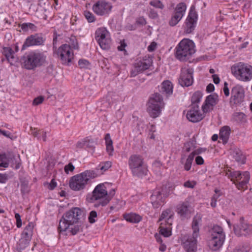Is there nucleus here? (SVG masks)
I'll use <instances>...</instances> for the list:
<instances>
[{"label": "nucleus", "mask_w": 252, "mask_h": 252, "mask_svg": "<svg viewBox=\"0 0 252 252\" xmlns=\"http://www.w3.org/2000/svg\"><path fill=\"white\" fill-rule=\"evenodd\" d=\"M84 217V211L80 208H71L65 212L60 219L58 231L63 232L68 230L72 235H76L80 229L79 220Z\"/></svg>", "instance_id": "f257e3e1"}, {"label": "nucleus", "mask_w": 252, "mask_h": 252, "mask_svg": "<svg viewBox=\"0 0 252 252\" xmlns=\"http://www.w3.org/2000/svg\"><path fill=\"white\" fill-rule=\"evenodd\" d=\"M97 170H87L80 174L72 176L69 183L70 188L74 191L85 189L90 179H94L99 175Z\"/></svg>", "instance_id": "f03ea898"}, {"label": "nucleus", "mask_w": 252, "mask_h": 252, "mask_svg": "<svg viewBox=\"0 0 252 252\" xmlns=\"http://www.w3.org/2000/svg\"><path fill=\"white\" fill-rule=\"evenodd\" d=\"M128 164L133 176L142 177L147 174V166L142 156L138 154L131 155L128 158Z\"/></svg>", "instance_id": "7ed1b4c3"}, {"label": "nucleus", "mask_w": 252, "mask_h": 252, "mask_svg": "<svg viewBox=\"0 0 252 252\" xmlns=\"http://www.w3.org/2000/svg\"><path fill=\"white\" fill-rule=\"evenodd\" d=\"M195 52L194 42L187 38L182 39L176 47V57L180 61H186Z\"/></svg>", "instance_id": "20e7f679"}, {"label": "nucleus", "mask_w": 252, "mask_h": 252, "mask_svg": "<svg viewBox=\"0 0 252 252\" xmlns=\"http://www.w3.org/2000/svg\"><path fill=\"white\" fill-rule=\"evenodd\" d=\"M233 75L238 80L247 82L252 79V66L239 62L234 64L231 68Z\"/></svg>", "instance_id": "39448f33"}, {"label": "nucleus", "mask_w": 252, "mask_h": 252, "mask_svg": "<svg viewBox=\"0 0 252 252\" xmlns=\"http://www.w3.org/2000/svg\"><path fill=\"white\" fill-rule=\"evenodd\" d=\"M209 232V246L212 250L216 251L223 245L225 239V233L223 228L218 225H214Z\"/></svg>", "instance_id": "423d86ee"}, {"label": "nucleus", "mask_w": 252, "mask_h": 252, "mask_svg": "<svg viewBox=\"0 0 252 252\" xmlns=\"http://www.w3.org/2000/svg\"><path fill=\"white\" fill-rule=\"evenodd\" d=\"M164 106L162 95L156 93L151 95L148 103L147 112L151 117L156 118L161 113Z\"/></svg>", "instance_id": "0eeeda50"}, {"label": "nucleus", "mask_w": 252, "mask_h": 252, "mask_svg": "<svg viewBox=\"0 0 252 252\" xmlns=\"http://www.w3.org/2000/svg\"><path fill=\"white\" fill-rule=\"evenodd\" d=\"M108 192L106 190V188L104 184H99L97 185L92 192L90 200L93 202L95 201L99 200L98 204H95V207L99 205L102 206H105L109 202V199L107 198Z\"/></svg>", "instance_id": "6e6552de"}, {"label": "nucleus", "mask_w": 252, "mask_h": 252, "mask_svg": "<svg viewBox=\"0 0 252 252\" xmlns=\"http://www.w3.org/2000/svg\"><path fill=\"white\" fill-rule=\"evenodd\" d=\"M95 39L102 49L108 50L110 48L111 39L110 33L106 28L100 27L96 29Z\"/></svg>", "instance_id": "1a4fd4ad"}, {"label": "nucleus", "mask_w": 252, "mask_h": 252, "mask_svg": "<svg viewBox=\"0 0 252 252\" xmlns=\"http://www.w3.org/2000/svg\"><path fill=\"white\" fill-rule=\"evenodd\" d=\"M57 54L60 58L62 63L70 65L74 59V53L69 45L63 44L58 49Z\"/></svg>", "instance_id": "9d476101"}, {"label": "nucleus", "mask_w": 252, "mask_h": 252, "mask_svg": "<svg viewBox=\"0 0 252 252\" xmlns=\"http://www.w3.org/2000/svg\"><path fill=\"white\" fill-rule=\"evenodd\" d=\"M233 230L235 235L238 237L248 236L252 235V224L241 217L239 221L233 225Z\"/></svg>", "instance_id": "9b49d317"}, {"label": "nucleus", "mask_w": 252, "mask_h": 252, "mask_svg": "<svg viewBox=\"0 0 252 252\" xmlns=\"http://www.w3.org/2000/svg\"><path fill=\"white\" fill-rule=\"evenodd\" d=\"M152 59L149 57H145L142 59L136 61L134 63V69L131 71V76L134 77L138 74L148 69L152 65Z\"/></svg>", "instance_id": "f8f14e48"}, {"label": "nucleus", "mask_w": 252, "mask_h": 252, "mask_svg": "<svg viewBox=\"0 0 252 252\" xmlns=\"http://www.w3.org/2000/svg\"><path fill=\"white\" fill-rule=\"evenodd\" d=\"M198 236L185 235L181 239L182 244L186 252H196L197 251V238Z\"/></svg>", "instance_id": "ddd939ff"}, {"label": "nucleus", "mask_w": 252, "mask_h": 252, "mask_svg": "<svg viewBox=\"0 0 252 252\" xmlns=\"http://www.w3.org/2000/svg\"><path fill=\"white\" fill-rule=\"evenodd\" d=\"M197 20V14L191 7L185 23L184 32L186 33H190L194 30Z\"/></svg>", "instance_id": "4468645a"}, {"label": "nucleus", "mask_w": 252, "mask_h": 252, "mask_svg": "<svg viewBox=\"0 0 252 252\" xmlns=\"http://www.w3.org/2000/svg\"><path fill=\"white\" fill-rule=\"evenodd\" d=\"M204 113L200 111L198 104H192L188 111L186 117L189 121L192 123H197L205 117Z\"/></svg>", "instance_id": "2eb2a0df"}, {"label": "nucleus", "mask_w": 252, "mask_h": 252, "mask_svg": "<svg viewBox=\"0 0 252 252\" xmlns=\"http://www.w3.org/2000/svg\"><path fill=\"white\" fill-rule=\"evenodd\" d=\"M193 70L192 68H184L181 69L179 83L182 87H189L193 82Z\"/></svg>", "instance_id": "dca6fc26"}, {"label": "nucleus", "mask_w": 252, "mask_h": 252, "mask_svg": "<svg viewBox=\"0 0 252 252\" xmlns=\"http://www.w3.org/2000/svg\"><path fill=\"white\" fill-rule=\"evenodd\" d=\"M231 94L230 103L233 104H239L244 101V89L242 86L237 85L232 88Z\"/></svg>", "instance_id": "f3484780"}, {"label": "nucleus", "mask_w": 252, "mask_h": 252, "mask_svg": "<svg viewBox=\"0 0 252 252\" xmlns=\"http://www.w3.org/2000/svg\"><path fill=\"white\" fill-rule=\"evenodd\" d=\"M31 224L32 222H29L22 233L21 238L19 242V247L21 249H24L30 244L32 238Z\"/></svg>", "instance_id": "a211bd4d"}, {"label": "nucleus", "mask_w": 252, "mask_h": 252, "mask_svg": "<svg viewBox=\"0 0 252 252\" xmlns=\"http://www.w3.org/2000/svg\"><path fill=\"white\" fill-rule=\"evenodd\" d=\"M112 6L110 3L105 1H98L93 6L94 12L99 16H103L109 13Z\"/></svg>", "instance_id": "6ab92c4d"}, {"label": "nucleus", "mask_w": 252, "mask_h": 252, "mask_svg": "<svg viewBox=\"0 0 252 252\" xmlns=\"http://www.w3.org/2000/svg\"><path fill=\"white\" fill-rule=\"evenodd\" d=\"M219 102V96L216 93L207 96L202 106V110L204 113H208L213 110V107Z\"/></svg>", "instance_id": "aec40b11"}, {"label": "nucleus", "mask_w": 252, "mask_h": 252, "mask_svg": "<svg viewBox=\"0 0 252 252\" xmlns=\"http://www.w3.org/2000/svg\"><path fill=\"white\" fill-rule=\"evenodd\" d=\"M177 209V213L180 215L182 220L189 219L190 217L191 211L188 202H184L179 204Z\"/></svg>", "instance_id": "412c9836"}, {"label": "nucleus", "mask_w": 252, "mask_h": 252, "mask_svg": "<svg viewBox=\"0 0 252 252\" xmlns=\"http://www.w3.org/2000/svg\"><path fill=\"white\" fill-rule=\"evenodd\" d=\"M46 56L42 52L36 51L32 53V69L40 67L46 62Z\"/></svg>", "instance_id": "4be33fe9"}, {"label": "nucleus", "mask_w": 252, "mask_h": 252, "mask_svg": "<svg viewBox=\"0 0 252 252\" xmlns=\"http://www.w3.org/2000/svg\"><path fill=\"white\" fill-rule=\"evenodd\" d=\"M241 174L242 178H239L237 181L235 182V185L239 190L246 189L250 179V174L249 172H242Z\"/></svg>", "instance_id": "5701e85b"}, {"label": "nucleus", "mask_w": 252, "mask_h": 252, "mask_svg": "<svg viewBox=\"0 0 252 252\" xmlns=\"http://www.w3.org/2000/svg\"><path fill=\"white\" fill-rule=\"evenodd\" d=\"M164 200V197L159 191H155L151 196V203L155 208H158L161 206Z\"/></svg>", "instance_id": "b1692460"}, {"label": "nucleus", "mask_w": 252, "mask_h": 252, "mask_svg": "<svg viewBox=\"0 0 252 252\" xmlns=\"http://www.w3.org/2000/svg\"><path fill=\"white\" fill-rule=\"evenodd\" d=\"M174 216V213L170 209H167L163 211L158 220V221H165V223L169 226H171L172 223L173 219Z\"/></svg>", "instance_id": "393cba45"}, {"label": "nucleus", "mask_w": 252, "mask_h": 252, "mask_svg": "<svg viewBox=\"0 0 252 252\" xmlns=\"http://www.w3.org/2000/svg\"><path fill=\"white\" fill-rule=\"evenodd\" d=\"M201 222L202 217L200 214H197L194 216L191 224L192 234L194 236H199V225H201Z\"/></svg>", "instance_id": "a878e982"}, {"label": "nucleus", "mask_w": 252, "mask_h": 252, "mask_svg": "<svg viewBox=\"0 0 252 252\" xmlns=\"http://www.w3.org/2000/svg\"><path fill=\"white\" fill-rule=\"evenodd\" d=\"M20 63L22 66L27 69H32V52L25 53L21 57Z\"/></svg>", "instance_id": "bb28decb"}, {"label": "nucleus", "mask_w": 252, "mask_h": 252, "mask_svg": "<svg viewBox=\"0 0 252 252\" xmlns=\"http://www.w3.org/2000/svg\"><path fill=\"white\" fill-rule=\"evenodd\" d=\"M241 171L228 169L225 171V175L229 179L233 184L235 185V182L237 181L239 178H242Z\"/></svg>", "instance_id": "cd10ccee"}, {"label": "nucleus", "mask_w": 252, "mask_h": 252, "mask_svg": "<svg viewBox=\"0 0 252 252\" xmlns=\"http://www.w3.org/2000/svg\"><path fill=\"white\" fill-rule=\"evenodd\" d=\"M104 140L105 141L106 152L109 157H112L114 155V149L113 145V141L111 139L109 133L105 134Z\"/></svg>", "instance_id": "c85d7f7f"}, {"label": "nucleus", "mask_w": 252, "mask_h": 252, "mask_svg": "<svg viewBox=\"0 0 252 252\" xmlns=\"http://www.w3.org/2000/svg\"><path fill=\"white\" fill-rule=\"evenodd\" d=\"M230 133V128L228 126H224L220 131V139L222 140L223 144L227 143Z\"/></svg>", "instance_id": "c756f323"}, {"label": "nucleus", "mask_w": 252, "mask_h": 252, "mask_svg": "<svg viewBox=\"0 0 252 252\" xmlns=\"http://www.w3.org/2000/svg\"><path fill=\"white\" fill-rule=\"evenodd\" d=\"M45 40V35L41 33L32 35V46H43Z\"/></svg>", "instance_id": "7c9ffc66"}, {"label": "nucleus", "mask_w": 252, "mask_h": 252, "mask_svg": "<svg viewBox=\"0 0 252 252\" xmlns=\"http://www.w3.org/2000/svg\"><path fill=\"white\" fill-rule=\"evenodd\" d=\"M231 155L233 158L238 163L241 164H244L245 163V156L240 149H234L232 152Z\"/></svg>", "instance_id": "2f4dec72"}, {"label": "nucleus", "mask_w": 252, "mask_h": 252, "mask_svg": "<svg viewBox=\"0 0 252 252\" xmlns=\"http://www.w3.org/2000/svg\"><path fill=\"white\" fill-rule=\"evenodd\" d=\"M11 158H9L8 164L11 163V167L14 169L17 170L20 168L21 163L20 157L19 155H15L13 153L10 154Z\"/></svg>", "instance_id": "473e14b6"}, {"label": "nucleus", "mask_w": 252, "mask_h": 252, "mask_svg": "<svg viewBox=\"0 0 252 252\" xmlns=\"http://www.w3.org/2000/svg\"><path fill=\"white\" fill-rule=\"evenodd\" d=\"M201 150L202 149H198L197 150V152L196 151H194L189 155L184 164V169L185 170L189 171L190 169L194 156L200 153L201 151H201Z\"/></svg>", "instance_id": "72a5a7b5"}, {"label": "nucleus", "mask_w": 252, "mask_h": 252, "mask_svg": "<svg viewBox=\"0 0 252 252\" xmlns=\"http://www.w3.org/2000/svg\"><path fill=\"white\" fill-rule=\"evenodd\" d=\"M161 92L167 95L172 94L173 85L172 83L169 80L163 81L161 84Z\"/></svg>", "instance_id": "f704fd0d"}, {"label": "nucleus", "mask_w": 252, "mask_h": 252, "mask_svg": "<svg viewBox=\"0 0 252 252\" xmlns=\"http://www.w3.org/2000/svg\"><path fill=\"white\" fill-rule=\"evenodd\" d=\"M2 53L7 61L12 64L15 59L13 50L10 47H3Z\"/></svg>", "instance_id": "c9c22d12"}, {"label": "nucleus", "mask_w": 252, "mask_h": 252, "mask_svg": "<svg viewBox=\"0 0 252 252\" xmlns=\"http://www.w3.org/2000/svg\"><path fill=\"white\" fill-rule=\"evenodd\" d=\"M125 219L130 222L138 223L141 220V217L140 215L135 213H130L124 215Z\"/></svg>", "instance_id": "e433bc0d"}, {"label": "nucleus", "mask_w": 252, "mask_h": 252, "mask_svg": "<svg viewBox=\"0 0 252 252\" xmlns=\"http://www.w3.org/2000/svg\"><path fill=\"white\" fill-rule=\"evenodd\" d=\"M11 153L0 154V167L7 168L8 167V161L11 158Z\"/></svg>", "instance_id": "4c0bfd02"}, {"label": "nucleus", "mask_w": 252, "mask_h": 252, "mask_svg": "<svg viewBox=\"0 0 252 252\" xmlns=\"http://www.w3.org/2000/svg\"><path fill=\"white\" fill-rule=\"evenodd\" d=\"M66 42L72 49L78 50L79 49L78 42L75 36L71 35L66 39Z\"/></svg>", "instance_id": "58836bf2"}, {"label": "nucleus", "mask_w": 252, "mask_h": 252, "mask_svg": "<svg viewBox=\"0 0 252 252\" xmlns=\"http://www.w3.org/2000/svg\"><path fill=\"white\" fill-rule=\"evenodd\" d=\"M32 136L37 138L38 140L42 139L44 141H46V132L41 129H38L36 128L32 129Z\"/></svg>", "instance_id": "ea45409f"}, {"label": "nucleus", "mask_w": 252, "mask_h": 252, "mask_svg": "<svg viewBox=\"0 0 252 252\" xmlns=\"http://www.w3.org/2000/svg\"><path fill=\"white\" fill-rule=\"evenodd\" d=\"M186 9V4L184 2H180L176 5L175 8V13L183 17L185 14Z\"/></svg>", "instance_id": "a19ab883"}, {"label": "nucleus", "mask_w": 252, "mask_h": 252, "mask_svg": "<svg viewBox=\"0 0 252 252\" xmlns=\"http://www.w3.org/2000/svg\"><path fill=\"white\" fill-rule=\"evenodd\" d=\"M251 249L250 245L245 243L238 245L233 250V252H249Z\"/></svg>", "instance_id": "79ce46f5"}, {"label": "nucleus", "mask_w": 252, "mask_h": 252, "mask_svg": "<svg viewBox=\"0 0 252 252\" xmlns=\"http://www.w3.org/2000/svg\"><path fill=\"white\" fill-rule=\"evenodd\" d=\"M232 119L238 123H243L246 120V116L242 112H236L233 114Z\"/></svg>", "instance_id": "37998d69"}, {"label": "nucleus", "mask_w": 252, "mask_h": 252, "mask_svg": "<svg viewBox=\"0 0 252 252\" xmlns=\"http://www.w3.org/2000/svg\"><path fill=\"white\" fill-rule=\"evenodd\" d=\"M203 94L200 91L195 92L191 96V105L192 104H198L200 102Z\"/></svg>", "instance_id": "c03bdc74"}, {"label": "nucleus", "mask_w": 252, "mask_h": 252, "mask_svg": "<svg viewBox=\"0 0 252 252\" xmlns=\"http://www.w3.org/2000/svg\"><path fill=\"white\" fill-rule=\"evenodd\" d=\"M163 224V222L160 223L159 233L165 237H169L172 234L171 230L170 228V226L168 225L169 227H164L161 226Z\"/></svg>", "instance_id": "a18cd8bd"}, {"label": "nucleus", "mask_w": 252, "mask_h": 252, "mask_svg": "<svg viewBox=\"0 0 252 252\" xmlns=\"http://www.w3.org/2000/svg\"><path fill=\"white\" fill-rule=\"evenodd\" d=\"M182 18V16L174 13L173 15L172 16L169 24L171 26H175L181 21Z\"/></svg>", "instance_id": "49530a36"}, {"label": "nucleus", "mask_w": 252, "mask_h": 252, "mask_svg": "<svg viewBox=\"0 0 252 252\" xmlns=\"http://www.w3.org/2000/svg\"><path fill=\"white\" fill-rule=\"evenodd\" d=\"M149 4L156 8L163 9L164 7V4L160 0H152L149 2Z\"/></svg>", "instance_id": "de8ad7c7"}, {"label": "nucleus", "mask_w": 252, "mask_h": 252, "mask_svg": "<svg viewBox=\"0 0 252 252\" xmlns=\"http://www.w3.org/2000/svg\"><path fill=\"white\" fill-rule=\"evenodd\" d=\"M83 14L89 23L94 22L96 20L94 15L89 11H85Z\"/></svg>", "instance_id": "09e8293b"}, {"label": "nucleus", "mask_w": 252, "mask_h": 252, "mask_svg": "<svg viewBox=\"0 0 252 252\" xmlns=\"http://www.w3.org/2000/svg\"><path fill=\"white\" fill-rule=\"evenodd\" d=\"M31 46H32V35L28 36L24 41L21 48V51H24Z\"/></svg>", "instance_id": "8fccbe9b"}, {"label": "nucleus", "mask_w": 252, "mask_h": 252, "mask_svg": "<svg viewBox=\"0 0 252 252\" xmlns=\"http://www.w3.org/2000/svg\"><path fill=\"white\" fill-rule=\"evenodd\" d=\"M78 65L81 68H87L90 65V63L87 60L80 59L78 61Z\"/></svg>", "instance_id": "3c124183"}, {"label": "nucleus", "mask_w": 252, "mask_h": 252, "mask_svg": "<svg viewBox=\"0 0 252 252\" xmlns=\"http://www.w3.org/2000/svg\"><path fill=\"white\" fill-rule=\"evenodd\" d=\"M97 217V213L95 211H92L89 214L88 219L91 223H94L96 221L95 218Z\"/></svg>", "instance_id": "603ef678"}, {"label": "nucleus", "mask_w": 252, "mask_h": 252, "mask_svg": "<svg viewBox=\"0 0 252 252\" xmlns=\"http://www.w3.org/2000/svg\"><path fill=\"white\" fill-rule=\"evenodd\" d=\"M112 166V162L110 161H106L102 164L100 167V170L102 171L107 170Z\"/></svg>", "instance_id": "864d4df0"}, {"label": "nucleus", "mask_w": 252, "mask_h": 252, "mask_svg": "<svg viewBox=\"0 0 252 252\" xmlns=\"http://www.w3.org/2000/svg\"><path fill=\"white\" fill-rule=\"evenodd\" d=\"M44 100V97L42 95H40L37 97H35L32 100V105H38L41 104Z\"/></svg>", "instance_id": "5fc2aeb1"}, {"label": "nucleus", "mask_w": 252, "mask_h": 252, "mask_svg": "<svg viewBox=\"0 0 252 252\" xmlns=\"http://www.w3.org/2000/svg\"><path fill=\"white\" fill-rule=\"evenodd\" d=\"M75 169V167L72 163L70 162L65 165L64 170L66 174H68L69 172H73Z\"/></svg>", "instance_id": "6e6d98bb"}, {"label": "nucleus", "mask_w": 252, "mask_h": 252, "mask_svg": "<svg viewBox=\"0 0 252 252\" xmlns=\"http://www.w3.org/2000/svg\"><path fill=\"white\" fill-rule=\"evenodd\" d=\"M149 16L152 19H156L158 17V14L157 12L152 8H150Z\"/></svg>", "instance_id": "4d7b16f0"}, {"label": "nucleus", "mask_w": 252, "mask_h": 252, "mask_svg": "<svg viewBox=\"0 0 252 252\" xmlns=\"http://www.w3.org/2000/svg\"><path fill=\"white\" fill-rule=\"evenodd\" d=\"M15 218L16 220V226L18 228H20L22 226V220L21 219V216L18 213H16L15 215Z\"/></svg>", "instance_id": "13d9d810"}, {"label": "nucleus", "mask_w": 252, "mask_h": 252, "mask_svg": "<svg viewBox=\"0 0 252 252\" xmlns=\"http://www.w3.org/2000/svg\"><path fill=\"white\" fill-rule=\"evenodd\" d=\"M21 29L23 32H27L29 29H32V23H23L21 25Z\"/></svg>", "instance_id": "bf43d9fd"}, {"label": "nucleus", "mask_w": 252, "mask_h": 252, "mask_svg": "<svg viewBox=\"0 0 252 252\" xmlns=\"http://www.w3.org/2000/svg\"><path fill=\"white\" fill-rule=\"evenodd\" d=\"M136 23L137 25L144 26L146 24V21L143 17H139L136 19Z\"/></svg>", "instance_id": "052dcab7"}, {"label": "nucleus", "mask_w": 252, "mask_h": 252, "mask_svg": "<svg viewBox=\"0 0 252 252\" xmlns=\"http://www.w3.org/2000/svg\"><path fill=\"white\" fill-rule=\"evenodd\" d=\"M8 175L6 174L0 173V183H5L8 180Z\"/></svg>", "instance_id": "680f3d73"}, {"label": "nucleus", "mask_w": 252, "mask_h": 252, "mask_svg": "<svg viewBox=\"0 0 252 252\" xmlns=\"http://www.w3.org/2000/svg\"><path fill=\"white\" fill-rule=\"evenodd\" d=\"M126 46V43L124 40L120 41V46L118 47V49L119 51H126L125 48Z\"/></svg>", "instance_id": "e2e57ef3"}, {"label": "nucleus", "mask_w": 252, "mask_h": 252, "mask_svg": "<svg viewBox=\"0 0 252 252\" xmlns=\"http://www.w3.org/2000/svg\"><path fill=\"white\" fill-rule=\"evenodd\" d=\"M195 162L197 165H202L204 163V159L201 156H197L195 158Z\"/></svg>", "instance_id": "0e129e2a"}, {"label": "nucleus", "mask_w": 252, "mask_h": 252, "mask_svg": "<svg viewBox=\"0 0 252 252\" xmlns=\"http://www.w3.org/2000/svg\"><path fill=\"white\" fill-rule=\"evenodd\" d=\"M227 86L228 84L226 82H225L224 84L223 92L226 96H228L230 94Z\"/></svg>", "instance_id": "69168bd1"}, {"label": "nucleus", "mask_w": 252, "mask_h": 252, "mask_svg": "<svg viewBox=\"0 0 252 252\" xmlns=\"http://www.w3.org/2000/svg\"><path fill=\"white\" fill-rule=\"evenodd\" d=\"M195 184L193 182H191L189 181H188L184 183V186L186 188H193L194 187Z\"/></svg>", "instance_id": "338daca9"}, {"label": "nucleus", "mask_w": 252, "mask_h": 252, "mask_svg": "<svg viewBox=\"0 0 252 252\" xmlns=\"http://www.w3.org/2000/svg\"><path fill=\"white\" fill-rule=\"evenodd\" d=\"M161 234L156 233L154 235L155 238L156 240V241L159 244H161L163 243V241L162 240Z\"/></svg>", "instance_id": "774afa93"}]
</instances>
